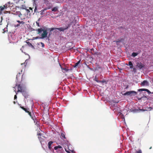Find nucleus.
<instances>
[{"mask_svg":"<svg viewBox=\"0 0 153 153\" xmlns=\"http://www.w3.org/2000/svg\"><path fill=\"white\" fill-rule=\"evenodd\" d=\"M48 29L47 28L45 29V30H43L42 28H40L36 29V31H37V34H39L42 31H43V33L41 34V37L40 38L41 39H43L47 37L48 34L47 31H48Z\"/></svg>","mask_w":153,"mask_h":153,"instance_id":"nucleus-1","label":"nucleus"},{"mask_svg":"<svg viewBox=\"0 0 153 153\" xmlns=\"http://www.w3.org/2000/svg\"><path fill=\"white\" fill-rule=\"evenodd\" d=\"M137 94V92L134 91H128L126 93L122 94L123 95H127V96H135Z\"/></svg>","mask_w":153,"mask_h":153,"instance_id":"nucleus-2","label":"nucleus"},{"mask_svg":"<svg viewBox=\"0 0 153 153\" xmlns=\"http://www.w3.org/2000/svg\"><path fill=\"white\" fill-rule=\"evenodd\" d=\"M54 149L56 150V153H64L65 152L62 147L60 146L54 147Z\"/></svg>","mask_w":153,"mask_h":153,"instance_id":"nucleus-3","label":"nucleus"},{"mask_svg":"<svg viewBox=\"0 0 153 153\" xmlns=\"http://www.w3.org/2000/svg\"><path fill=\"white\" fill-rule=\"evenodd\" d=\"M28 9H20V18L22 19V16H23L24 17L26 16V15L27 14V12H28Z\"/></svg>","mask_w":153,"mask_h":153,"instance_id":"nucleus-4","label":"nucleus"},{"mask_svg":"<svg viewBox=\"0 0 153 153\" xmlns=\"http://www.w3.org/2000/svg\"><path fill=\"white\" fill-rule=\"evenodd\" d=\"M16 86L18 87L17 88L18 90L17 91H16V87H14V91L16 92V95L19 92H22L24 90L22 87V86L20 84L18 85H17V84H16Z\"/></svg>","mask_w":153,"mask_h":153,"instance_id":"nucleus-5","label":"nucleus"},{"mask_svg":"<svg viewBox=\"0 0 153 153\" xmlns=\"http://www.w3.org/2000/svg\"><path fill=\"white\" fill-rule=\"evenodd\" d=\"M11 5H12V3L10 4V2H8L7 4H5L3 6V7L1 6L0 7V11H1L4 10V9H6L7 8L10 7H12V6H11Z\"/></svg>","mask_w":153,"mask_h":153,"instance_id":"nucleus-6","label":"nucleus"},{"mask_svg":"<svg viewBox=\"0 0 153 153\" xmlns=\"http://www.w3.org/2000/svg\"><path fill=\"white\" fill-rule=\"evenodd\" d=\"M136 66L141 69L144 67V65L140 62H138L136 63Z\"/></svg>","mask_w":153,"mask_h":153,"instance_id":"nucleus-7","label":"nucleus"},{"mask_svg":"<svg viewBox=\"0 0 153 153\" xmlns=\"http://www.w3.org/2000/svg\"><path fill=\"white\" fill-rule=\"evenodd\" d=\"M39 132H38L37 134V135L38 136V138L41 143L44 141V139L42 137L43 136L42 135V134Z\"/></svg>","mask_w":153,"mask_h":153,"instance_id":"nucleus-8","label":"nucleus"},{"mask_svg":"<svg viewBox=\"0 0 153 153\" xmlns=\"http://www.w3.org/2000/svg\"><path fill=\"white\" fill-rule=\"evenodd\" d=\"M20 108L25 111L30 116H31V115H32L31 114V113L28 111L29 108H25L23 106H20Z\"/></svg>","mask_w":153,"mask_h":153,"instance_id":"nucleus-9","label":"nucleus"},{"mask_svg":"<svg viewBox=\"0 0 153 153\" xmlns=\"http://www.w3.org/2000/svg\"><path fill=\"white\" fill-rule=\"evenodd\" d=\"M68 26H66L65 28L63 27H61L56 28V29H57L60 31H64L65 30L68 29Z\"/></svg>","mask_w":153,"mask_h":153,"instance_id":"nucleus-10","label":"nucleus"},{"mask_svg":"<svg viewBox=\"0 0 153 153\" xmlns=\"http://www.w3.org/2000/svg\"><path fill=\"white\" fill-rule=\"evenodd\" d=\"M30 117L34 120V123H35V124H37V123L38 122L36 120V117L34 114H33L32 115H31V116H30Z\"/></svg>","mask_w":153,"mask_h":153,"instance_id":"nucleus-11","label":"nucleus"},{"mask_svg":"<svg viewBox=\"0 0 153 153\" xmlns=\"http://www.w3.org/2000/svg\"><path fill=\"white\" fill-rule=\"evenodd\" d=\"M21 93L24 96L25 98L26 99L28 97V95L25 90H24Z\"/></svg>","mask_w":153,"mask_h":153,"instance_id":"nucleus-12","label":"nucleus"},{"mask_svg":"<svg viewBox=\"0 0 153 153\" xmlns=\"http://www.w3.org/2000/svg\"><path fill=\"white\" fill-rule=\"evenodd\" d=\"M138 90L139 91H146L148 92V94H150L151 93V92L149 90L147 89L142 88L138 89Z\"/></svg>","mask_w":153,"mask_h":153,"instance_id":"nucleus-13","label":"nucleus"},{"mask_svg":"<svg viewBox=\"0 0 153 153\" xmlns=\"http://www.w3.org/2000/svg\"><path fill=\"white\" fill-rule=\"evenodd\" d=\"M148 82L146 80H144L143 82H142L141 83V85L145 86V85H147L148 84Z\"/></svg>","mask_w":153,"mask_h":153,"instance_id":"nucleus-14","label":"nucleus"},{"mask_svg":"<svg viewBox=\"0 0 153 153\" xmlns=\"http://www.w3.org/2000/svg\"><path fill=\"white\" fill-rule=\"evenodd\" d=\"M51 7V6L50 7H49L47 8H46L44 9L43 10H42L41 11L40 14L41 15L43 14H44L45 13V10H46L48 9H49Z\"/></svg>","mask_w":153,"mask_h":153,"instance_id":"nucleus-15","label":"nucleus"},{"mask_svg":"<svg viewBox=\"0 0 153 153\" xmlns=\"http://www.w3.org/2000/svg\"><path fill=\"white\" fill-rule=\"evenodd\" d=\"M90 52L93 54H96L97 53V50H94L93 48H92L90 50Z\"/></svg>","mask_w":153,"mask_h":153,"instance_id":"nucleus-16","label":"nucleus"},{"mask_svg":"<svg viewBox=\"0 0 153 153\" xmlns=\"http://www.w3.org/2000/svg\"><path fill=\"white\" fill-rule=\"evenodd\" d=\"M33 8H32L31 7H29V10L28 9V10L29 11L28 12H27V14H28L30 15L31 13H33Z\"/></svg>","mask_w":153,"mask_h":153,"instance_id":"nucleus-17","label":"nucleus"},{"mask_svg":"<svg viewBox=\"0 0 153 153\" xmlns=\"http://www.w3.org/2000/svg\"><path fill=\"white\" fill-rule=\"evenodd\" d=\"M53 143V142L52 141H50L48 143V148L50 150L51 149V145Z\"/></svg>","mask_w":153,"mask_h":153,"instance_id":"nucleus-18","label":"nucleus"},{"mask_svg":"<svg viewBox=\"0 0 153 153\" xmlns=\"http://www.w3.org/2000/svg\"><path fill=\"white\" fill-rule=\"evenodd\" d=\"M21 73H19V74L16 75V79L17 80H18L19 79H20V78L21 77Z\"/></svg>","mask_w":153,"mask_h":153,"instance_id":"nucleus-19","label":"nucleus"},{"mask_svg":"<svg viewBox=\"0 0 153 153\" xmlns=\"http://www.w3.org/2000/svg\"><path fill=\"white\" fill-rule=\"evenodd\" d=\"M128 65L130 66V68L131 69L133 68V65L131 61H129Z\"/></svg>","mask_w":153,"mask_h":153,"instance_id":"nucleus-20","label":"nucleus"},{"mask_svg":"<svg viewBox=\"0 0 153 153\" xmlns=\"http://www.w3.org/2000/svg\"><path fill=\"white\" fill-rule=\"evenodd\" d=\"M97 76H98V75H96L95 76V78L94 79V80L96 82H99V81L100 80H98V78Z\"/></svg>","mask_w":153,"mask_h":153,"instance_id":"nucleus-21","label":"nucleus"},{"mask_svg":"<svg viewBox=\"0 0 153 153\" xmlns=\"http://www.w3.org/2000/svg\"><path fill=\"white\" fill-rule=\"evenodd\" d=\"M58 7H55L52 9V11L55 12L57 11L58 10Z\"/></svg>","mask_w":153,"mask_h":153,"instance_id":"nucleus-22","label":"nucleus"},{"mask_svg":"<svg viewBox=\"0 0 153 153\" xmlns=\"http://www.w3.org/2000/svg\"><path fill=\"white\" fill-rule=\"evenodd\" d=\"M138 54V53H137L133 52L131 54V56L133 57H135Z\"/></svg>","mask_w":153,"mask_h":153,"instance_id":"nucleus-23","label":"nucleus"},{"mask_svg":"<svg viewBox=\"0 0 153 153\" xmlns=\"http://www.w3.org/2000/svg\"><path fill=\"white\" fill-rule=\"evenodd\" d=\"M60 65V67H61V69L62 71L63 70H64L65 71L67 72V71H68L69 70V69H66L65 68H62L61 65Z\"/></svg>","mask_w":153,"mask_h":153,"instance_id":"nucleus-24","label":"nucleus"},{"mask_svg":"<svg viewBox=\"0 0 153 153\" xmlns=\"http://www.w3.org/2000/svg\"><path fill=\"white\" fill-rule=\"evenodd\" d=\"M65 134V133L64 132L62 133H61V136L63 138L66 139Z\"/></svg>","mask_w":153,"mask_h":153,"instance_id":"nucleus-25","label":"nucleus"},{"mask_svg":"<svg viewBox=\"0 0 153 153\" xmlns=\"http://www.w3.org/2000/svg\"><path fill=\"white\" fill-rule=\"evenodd\" d=\"M80 62V60L78 61L77 63L74 64V67L75 68L79 64Z\"/></svg>","mask_w":153,"mask_h":153,"instance_id":"nucleus-26","label":"nucleus"},{"mask_svg":"<svg viewBox=\"0 0 153 153\" xmlns=\"http://www.w3.org/2000/svg\"><path fill=\"white\" fill-rule=\"evenodd\" d=\"M33 1V6H38V5L37 4V2H36V1Z\"/></svg>","mask_w":153,"mask_h":153,"instance_id":"nucleus-27","label":"nucleus"},{"mask_svg":"<svg viewBox=\"0 0 153 153\" xmlns=\"http://www.w3.org/2000/svg\"><path fill=\"white\" fill-rule=\"evenodd\" d=\"M15 14L17 15H18L19 16L20 18V14H21L20 11L16 12V13H15Z\"/></svg>","mask_w":153,"mask_h":153,"instance_id":"nucleus-28","label":"nucleus"},{"mask_svg":"<svg viewBox=\"0 0 153 153\" xmlns=\"http://www.w3.org/2000/svg\"><path fill=\"white\" fill-rule=\"evenodd\" d=\"M34 7H35V9L34 10V12L33 13V14H34L35 13L37 12V7L38 6H34Z\"/></svg>","mask_w":153,"mask_h":153,"instance_id":"nucleus-29","label":"nucleus"},{"mask_svg":"<svg viewBox=\"0 0 153 153\" xmlns=\"http://www.w3.org/2000/svg\"><path fill=\"white\" fill-rule=\"evenodd\" d=\"M135 153H142V151L141 149H139L138 151H137Z\"/></svg>","mask_w":153,"mask_h":153,"instance_id":"nucleus-30","label":"nucleus"},{"mask_svg":"<svg viewBox=\"0 0 153 153\" xmlns=\"http://www.w3.org/2000/svg\"><path fill=\"white\" fill-rule=\"evenodd\" d=\"M17 22L18 23H19L20 24H22V25H23L24 24V22L23 21H20L19 20L17 21Z\"/></svg>","mask_w":153,"mask_h":153,"instance_id":"nucleus-31","label":"nucleus"},{"mask_svg":"<svg viewBox=\"0 0 153 153\" xmlns=\"http://www.w3.org/2000/svg\"><path fill=\"white\" fill-rule=\"evenodd\" d=\"M24 46H22V48H21L20 50L22 52H23L25 54V52H24L23 51V50H24Z\"/></svg>","mask_w":153,"mask_h":153,"instance_id":"nucleus-32","label":"nucleus"},{"mask_svg":"<svg viewBox=\"0 0 153 153\" xmlns=\"http://www.w3.org/2000/svg\"><path fill=\"white\" fill-rule=\"evenodd\" d=\"M25 63L24 62L23 63H22L21 64V65L22 66V68H24L25 67Z\"/></svg>","mask_w":153,"mask_h":153,"instance_id":"nucleus-33","label":"nucleus"},{"mask_svg":"<svg viewBox=\"0 0 153 153\" xmlns=\"http://www.w3.org/2000/svg\"><path fill=\"white\" fill-rule=\"evenodd\" d=\"M26 42L27 43V44L29 46H33L32 45V44L30 43V42Z\"/></svg>","mask_w":153,"mask_h":153,"instance_id":"nucleus-34","label":"nucleus"},{"mask_svg":"<svg viewBox=\"0 0 153 153\" xmlns=\"http://www.w3.org/2000/svg\"><path fill=\"white\" fill-rule=\"evenodd\" d=\"M48 28V30H50L51 31H53L54 30H55V29H56V28Z\"/></svg>","mask_w":153,"mask_h":153,"instance_id":"nucleus-35","label":"nucleus"},{"mask_svg":"<svg viewBox=\"0 0 153 153\" xmlns=\"http://www.w3.org/2000/svg\"><path fill=\"white\" fill-rule=\"evenodd\" d=\"M40 44H41V45H42V48H44V46H45L44 44L43 43H42V42H40Z\"/></svg>","mask_w":153,"mask_h":153,"instance_id":"nucleus-36","label":"nucleus"},{"mask_svg":"<svg viewBox=\"0 0 153 153\" xmlns=\"http://www.w3.org/2000/svg\"><path fill=\"white\" fill-rule=\"evenodd\" d=\"M99 82H101L102 83H104L106 82V81L105 80H103L102 81H99Z\"/></svg>","mask_w":153,"mask_h":153,"instance_id":"nucleus-37","label":"nucleus"},{"mask_svg":"<svg viewBox=\"0 0 153 153\" xmlns=\"http://www.w3.org/2000/svg\"><path fill=\"white\" fill-rule=\"evenodd\" d=\"M36 24L39 27H40V26L39 25V23L37 22H36Z\"/></svg>","mask_w":153,"mask_h":153,"instance_id":"nucleus-38","label":"nucleus"},{"mask_svg":"<svg viewBox=\"0 0 153 153\" xmlns=\"http://www.w3.org/2000/svg\"><path fill=\"white\" fill-rule=\"evenodd\" d=\"M17 95H16V94L14 96V100H16V99L17 98V96H16Z\"/></svg>","mask_w":153,"mask_h":153,"instance_id":"nucleus-39","label":"nucleus"},{"mask_svg":"<svg viewBox=\"0 0 153 153\" xmlns=\"http://www.w3.org/2000/svg\"><path fill=\"white\" fill-rule=\"evenodd\" d=\"M45 3H48L49 1L47 0H44Z\"/></svg>","mask_w":153,"mask_h":153,"instance_id":"nucleus-40","label":"nucleus"},{"mask_svg":"<svg viewBox=\"0 0 153 153\" xmlns=\"http://www.w3.org/2000/svg\"><path fill=\"white\" fill-rule=\"evenodd\" d=\"M65 151L68 153H70V152L69 151L67 150L66 149H65Z\"/></svg>","mask_w":153,"mask_h":153,"instance_id":"nucleus-41","label":"nucleus"},{"mask_svg":"<svg viewBox=\"0 0 153 153\" xmlns=\"http://www.w3.org/2000/svg\"><path fill=\"white\" fill-rule=\"evenodd\" d=\"M20 24H18L16 25V27H19V26H20Z\"/></svg>","mask_w":153,"mask_h":153,"instance_id":"nucleus-42","label":"nucleus"},{"mask_svg":"<svg viewBox=\"0 0 153 153\" xmlns=\"http://www.w3.org/2000/svg\"><path fill=\"white\" fill-rule=\"evenodd\" d=\"M72 153H75V152L74 150H71Z\"/></svg>","mask_w":153,"mask_h":153,"instance_id":"nucleus-43","label":"nucleus"},{"mask_svg":"<svg viewBox=\"0 0 153 153\" xmlns=\"http://www.w3.org/2000/svg\"><path fill=\"white\" fill-rule=\"evenodd\" d=\"M133 71H134V72H135L136 71V69L135 68H133Z\"/></svg>","mask_w":153,"mask_h":153,"instance_id":"nucleus-44","label":"nucleus"},{"mask_svg":"<svg viewBox=\"0 0 153 153\" xmlns=\"http://www.w3.org/2000/svg\"><path fill=\"white\" fill-rule=\"evenodd\" d=\"M96 54L97 55H100V53H97H97Z\"/></svg>","mask_w":153,"mask_h":153,"instance_id":"nucleus-45","label":"nucleus"},{"mask_svg":"<svg viewBox=\"0 0 153 153\" xmlns=\"http://www.w3.org/2000/svg\"><path fill=\"white\" fill-rule=\"evenodd\" d=\"M131 111L134 112L135 110H132V109L131 110Z\"/></svg>","mask_w":153,"mask_h":153,"instance_id":"nucleus-46","label":"nucleus"},{"mask_svg":"<svg viewBox=\"0 0 153 153\" xmlns=\"http://www.w3.org/2000/svg\"><path fill=\"white\" fill-rule=\"evenodd\" d=\"M13 103L14 104H15L16 103V102L15 101H13Z\"/></svg>","mask_w":153,"mask_h":153,"instance_id":"nucleus-47","label":"nucleus"},{"mask_svg":"<svg viewBox=\"0 0 153 153\" xmlns=\"http://www.w3.org/2000/svg\"><path fill=\"white\" fill-rule=\"evenodd\" d=\"M152 146L150 147L149 148V149H152Z\"/></svg>","mask_w":153,"mask_h":153,"instance_id":"nucleus-48","label":"nucleus"},{"mask_svg":"<svg viewBox=\"0 0 153 153\" xmlns=\"http://www.w3.org/2000/svg\"><path fill=\"white\" fill-rule=\"evenodd\" d=\"M121 42V41H117V42Z\"/></svg>","mask_w":153,"mask_h":153,"instance_id":"nucleus-49","label":"nucleus"},{"mask_svg":"<svg viewBox=\"0 0 153 153\" xmlns=\"http://www.w3.org/2000/svg\"><path fill=\"white\" fill-rule=\"evenodd\" d=\"M128 88V86H127L126 87V88L127 89Z\"/></svg>","mask_w":153,"mask_h":153,"instance_id":"nucleus-50","label":"nucleus"},{"mask_svg":"<svg viewBox=\"0 0 153 153\" xmlns=\"http://www.w3.org/2000/svg\"><path fill=\"white\" fill-rule=\"evenodd\" d=\"M1 12L0 11V14L1 13Z\"/></svg>","mask_w":153,"mask_h":153,"instance_id":"nucleus-51","label":"nucleus"},{"mask_svg":"<svg viewBox=\"0 0 153 153\" xmlns=\"http://www.w3.org/2000/svg\"><path fill=\"white\" fill-rule=\"evenodd\" d=\"M38 38V37H36V39H37V38Z\"/></svg>","mask_w":153,"mask_h":153,"instance_id":"nucleus-52","label":"nucleus"},{"mask_svg":"<svg viewBox=\"0 0 153 153\" xmlns=\"http://www.w3.org/2000/svg\"><path fill=\"white\" fill-rule=\"evenodd\" d=\"M22 72V70L21 71V72Z\"/></svg>","mask_w":153,"mask_h":153,"instance_id":"nucleus-53","label":"nucleus"}]
</instances>
